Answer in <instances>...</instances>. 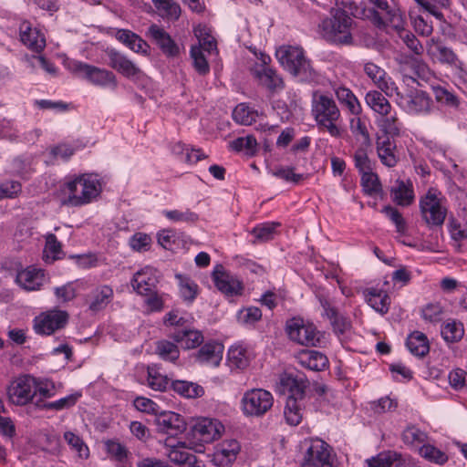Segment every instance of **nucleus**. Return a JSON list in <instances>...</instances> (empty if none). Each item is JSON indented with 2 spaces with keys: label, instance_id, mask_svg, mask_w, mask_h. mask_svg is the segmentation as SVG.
Masks as SVG:
<instances>
[{
  "label": "nucleus",
  "instance_id": "nucleus-1",
  "mask_svg": "<svg viewBox=\"0 0 467 467\" xmlns=\"http://www.w3.org/2000/svg\"><path fill=\"white\" fill-rule=\"evenodd\" d=\"M280 384L290 393L284 410L285 420L289 425L296 426L303 419L306 390L309 387V381L300 372L284 373L280 376Z\"/></svg>",
  "mask_w": 467,
  "mask_h": 467
},
{
  "label": "nucleus",
  "instance_id": "nucleus-2",
  "mask_svg": "<svg viewBox=\"0 0 467 467\" xmlns=\"http://www.w3.org/2000/svg\"><path fill=\"white\" fill-rule=\"evenodd\" d=\"M275 57L281 66L301 81L311 82L317 79V73L310 61L305 57L302 47L282 46L275 51Z\"/></svg>",
  "mask_w": 467,
  "mask_h": 467
},
{
  "label": "nucleus",
  "instance_id": "nucleus-3",
  "mask_svg": "<svg viewBox=\"0 0 467 467\" xmlns=\"http://www.w3.org/2000/svg\"><path fill=\"white\" fill-rule=\"evenodd\" d=\"M330 15V17L323 19L319 24L322 36L327 42L335 45H352L353 19L341 8L331 9Z\"/></svg>",
  "mask_w": 467,
  "mask_h": 467
},
{
  "label": "nucleus",
  "instance_id": "nucleus-4",
  "mask_svg": "<svg viewBox=\"0 0 467 467\" xmlns=\"http://www.w3.org/2000/svg\"><path fill=\"white\" fill-rule=\"evenodd\" d=\"M311 114L319 128L327 130L332 137L340 136V130L337 125L340 110L332 98L315 93L311 101Z\"/></svg>",
  "mask_w": 467,
  "mask_h": 467
},
{
  "label": "nucleus",
  "instance_id": "nucleus-5",
  "mask_svg": "<svg viewBox=\"0 0 467 467\" xmlns=\"http://www.w3.org/2000/svg\"><path fill=\"white\" fill-rule=\"evenodd\" d=\"M67 202L80 206L90 202L101 192V184L97 176L84 174L67 182Z\"/></svg>",
  "mask_w": 467,
  "mask_h": 467
},
{
  "label": "nucleus",
  "instance_id": "nucleus-6",
  "mask_svg": "<svg viewBox=\"0 0 467 467\" xmlns=\"http://www.w3.org/2000/svg\"><path fill=\"white\" fill-rule=\"evenodd\" d=\"M224 431L223 425L215 419H198L188 432L190 449L201 452L204 443L213 442L218 439Z\"/></svg>",
  "mask_w": 467,
  "mask_h": 467
},
{
  "label": "nucleus",
  "instance_id": "nucleus-7",
  "mask_svg": "<svg viewBox=\"0 0 467 467\" xmlns=\"http://www.w3.org/2000/svg\"><path fill=\"white\" fill-rule=\"evenodd\" d=\"M286 333L289 338L306 347H321L324 335L312 323L300 318H292L286 323Z\"/></svg>",
  "mask_w": 467,
  "mask_h": 467
},
{
  "label": "nucleus",
  "instance_id": "nucleus-8",
  "mask_svg": "<svg viewBox=\"0 0 467 467\" xmlns=\"http://www.w3.org/2000/svg\"><path fill=\"white\" fill-rule=\"evenodd\" d=\"M273 395L263 389H253L244 392L241 399V410L245 416L262 417L273 406Z\"/></svg>",
  "mask_w": 467,
  "mask_h": 467
},
{
  "label": "nucleus",
  "instance_id": "nucleus-9",
  "mask_svg": "<svg viewBox=\"0 0 467 467\" xmlns=\"http://www.w3.org/2000/svg\"><path fill=\"white\" fill-rule=\"evenodd\" d=\"M70 69L93 85L111 87L112 88L117 87L116 76L105 68H99L80 61H72Z\"/></svg>",
  "mask_w": 467,
  "mask_h": 467
},
{
  "label": "nucleus",
  "instance_id": "nucleus-10",
  "mask_svg": "<svg viewBox=\"0 0 467 467\" xmlns=\"http://www.w3.org/2000/svg\"><path fill=\"white\" fill-rule=\"evenodd\" d=\"M36 394V380L29 375L20 376L11 382L7 389L10 401L23 406L28 403Z\"/></svg>",
  "mask_w": 467,
  "mask_h": 467
},
{
  "label": "nucleus",
  "instance_id": "nucleus-11",
  "mask_svg": "<svg viewBox=\"0 0 467 467\" xmlns=\"http://www.w3.org/2000/svg\"><path fill=\"white\" fill-rule=\"evenodd\" d=\"M420 212L430 226H441L445 220L447 209L435 192L429 191L420 202Z\"/></svg>",
  "mask_w": 467,
  "mask_h": 467
},
{
  "label": "nucleus",
  "instance_id": "nucleus-12",
  "mask_svg": "<svg viewBox=\"0 0 467 467\" xmlns=\"http://www.w3.org/2000/svg\"><path fill=\"white\" fill-rule=\"evenodd\" d=\"M394 95L397 96V103L410 114H427L431 110L432 100L423 91L415 90L402 94L397 88Z\"/></svg>",
  "mask_w": 467,
  "mask_h": 467
},
{
  "label": "nucleus",
  "instance_id": "nucleus-13",
  "mask_svg": "<svg viewBox=\"0 0 467 467\" xmlns=\"http://www.w3.org/2000/svg\"><path fill=\"white\" fill-rule=\"evenodd\" d=\"M306 451L302 467H333L328 445L322 440L305 441Z\"/></svg>",
  "mask_w": 467,
  "mask_h": 467
},
{
  "label": "nucleus",
  "instance_id": "nucleus-14",
  "mask_svg": "<svg viewBox=\"0 0 467 467\" xmlns=\"http://www.w3.org/2000/svg\"><path fill=\"white\" fill-rule=\"evenodd\" d=\"M366 4L372 6L379 26H401L402 12L396 5H389L387 0H366Z\"/></svg>",
  "mask_w": 467,
  "mask_h": 467
},
{
  "label": "nucleus",
  "instance_id": "nucleus-15",
  "mask_svg": "<svg viewBox=\"0 0 467 467\" xmlns=\"http://www.w3.org/2000/svg\"><path fill=\"white\" fill-rule=\"evenodd\" d=\"M68 315L62 310H50L34 319V329L39 335H51L65 327Z\"/></svg>",
  "mask_w": 467,
  "mask_h": 467
},
{
  "label": "nucleus",
  "instance_id": "nucleus-16",
  "mask_svg": "<svg viewBox=\"0 0 467 467\" xmlns=\"http://www.w3.org/2000/svg\"><path fill=\"white\" fill-rule=\"evenodd\" d=\"M319 303L323 309L322 316L326 317L330 321L335 334L339 337L350 331L352 327L350 319L339 313L337 308L328 298L321 296L319 297Z\"/></svg>",
  "mask_w": 467,
  "mask_h": 467
},
{
  "label": "nucleus",
  "instance_id": "nucleus-17",
  "mask_svg": "<svg viewBox=\"0 0 467 467\" xmlns=\"http://www.w3.org/2000/svg\"><path fill=\"white\" fill-rule=\"evenodd\" d=\"M241 446L236 440H225L217 444L212 462L218 467H229L236 460Z\"/></svg>",
  "mask_w": 467,
  "mask_h": 467
},
{
  "label": "nucleus",
  "instance_id": "nucleus-18",
  "mask_svg": "<svg viewBox=\"0 0 467 467\" xmlns=\"http://www.w3.org/2000/svg\"><path fill=\"white\" fill-rule=\"evenodd\" d=\"M159 432L176 436L186 430V424L181 415L172 411H163L155 420Z\"/></svg>",
  "mask_w": 467,
  "mask_h": 467
},
{
  "label": "nucleus",
  "instance_id": "nucleus-19",
  "mask_svg": "<svg viewBox=\"0 0 467 467\" xmlns=\"http://www.w3.org/2000/svg\"><path fill=\"white\" fill-rule=\"evenodd\" d=\"M364 72L386 96L392 97L397 92L395 82L378 65L372 62L366 63L364 65Z\"/></svg>",
  "mask_w": 467,
  "mask_h": 467
},
{
  "label": "nucleus",
  "instance_id": "nucleus-20",
  "mask_svg": "<svg viewBox=\"0 0 467 467\" xmlns=\"http://www.w3.org/2000/svg\"><path fill=\"white\" fill-rule=\"evenodd\" d=\"M266 60H270V57H266L263 59L264 64L254 70V77L259 80L260 85L271 93L280 92L285 88L284 80L275 69L265 66Z\"/></svg>",
  "mask_w": 467,
  "mask_h": 467
},
{
  "label": "nucleus",
  "instance_id": "nucleus-21",
  "mask_svg": "<svg viewBox=\"0 0 467 467\" xmlns=\"http://www.w3.org/2000/svg\"><path fill=\"white\" fill-rule=\"evenodd\" d=\"M157 283L156 270L149 266L135 273L131 280L133 289L141 296L151 294L155 290Z\"/></svg>",
  "mask_w": 467,
  "mask_h": 467
},
{
  "label": "nucleus",
  "instance_id": "nucleus-22",
  "mask_svg": "<svg viewBox=\"0 0 467 467\" xmlns=\"http://www.w3.org/2000/svg\"><path fill=\"white\" fill-rule=\"evenodd\" d=\"M107 54L109 59V66L124 77L130 78L140 75V67L123 54L114 49L108 50Z\"/></svg>",
  "mask_w": 467,
  "mask_h": 467
},
{
  "label": "nucleus",
  "instance_id": "nucleus-23",
  "mask_svg": "<svg viewBox=\"0 0 467 467\" xmlns=\"http://www.w3.org/2000/svg\"><path fill=\"white\" fill-rule=\"evenodd\" d=\"M22 43L35 52H41L46 47L45 36L27 21L21 23L19 27Z\"/></svg>",
  "mask_w": 467,
  "mask_h": 467
},
{
  "label": "nucleus",
  "instance_id": "nucleus-24",
  "mask_svg": "<svg viewBox=\"0 0 467 467\" xmlns=\"http://www.w3.org/2000/svg\"><path fill=\"white\" fill-rule=\"evenodd\" d=\"M213 279L215 286L227 296L237 295L243 289L241 282L226 273L221 265L213 271Z\"/></svg>",
  "mask_w": 467,
  "mask_h": 467
},
{
  "label": "nucleus",
  "instance_id": "nucleus-25",
  "mask_svg": "<svg viewBox=\"0 0 467 467\" xmlns=\"http://www.w3.org/2000/svg\"><path fill=\"white\" fill-rule=\"evenodd\" d=\"M377 153L381 163L387 167H394L399 161L397 146L389 136H379L377 139Z\"/></svg>",
  "mask_w": 467,
  "mask_h": 467
},
{
  "label": "nucleus",
  "instance_id": "nucleus-26",
  "mask_svg": "<svg viewBox=\"0 0 467 467\" xmlns=\"http://www.w3.org/2000/svg\"><path fill=\"white\" fill-rule=\"evenodd\" d=\"M296 359L301 367L313 371H321L328 365L327 356L317 350H302Z\"/></svg>",
  "mask_w": 467,
  "mask_h": 467
},
{
  "label": "nucleus",
  "instance_id": "nucleus-27",
  "mask_svg": "<svg viewBox=\"0 0 467 467\" xmlns=\"http://www.w3.org/2000/svg\"><path fill=\"white\" fill-rule=\"evenodd\" d=\"M16 282L27 291L38 290L45 282L44 271L29 266L18 272Z\"/></svg>",
  "mask_w": 467,
  "mask_h": 467
},
{
  "label": "nucleus",
  "instance_id": "nucleus-28",
  "mask_svg": "<svg viewBox=\"0 0 467 467\" xmlns=\"http://www.w3.org/2000/svg\"><path fill=\"white\" fill-rule=\"evenodd\" d=\"M148 33L164 54L174 57L179 53V47L171 36L158 25L152 24L149 27Z\"/></svg>",
  "mask_w": 467,
  "mask_h": 467
},
{
  "label": "nucleus",
  "instance_id": "nucleus-29",
  "mask_svg": "<svg viewBox=\"0 0 467 467\" xmlns=\"http://www.w3.org/2000/svg\"><path fill=\"white\" fill-rule=\"evenodd\" d=\"M167 457L177 465L187 467H199L197 457L187 451L184 442H178L176 445H168Z\"/></svg>",
  "mask_w": 467,
  "mask_h": 467
},
{
  "label": "nucleus",
  "instance_id": "nucleus-30",
  "mask_svg": "<svg viewBox=\"0 0 467 467\" xmlns=\"http://www.w3.org/2000/svg\"><path fill=\"white\" fill-rule=\"evenodd\" d=\"M113 297V290L109 285H100L93 289L87 297L88 309L94 313L104 309Z\"/></svg>",
  "mask_w": 467,
  "mask_h": 467
},
{
  "label": "nucleus",
  "instance_id": "nucleus-31",
  "mask_svg": "<svg viewBox=\"0 0 467 467\" xmlns=\"http://www.w3.org/2000/svg\"><path fill=\"white\" fill-rule=\"evenodd\" d=\"M367 303L377 312L384 315L388 313L390 305V297L389 295L378 288H368L364 292Z\"/></svg>",
  "mask_w": 467,
  "mask_h": 467
},
{
  "label": "nucleus",
  "instance_id": "nucleus-32",
  "mask_svg": "<svg viewBox=\"0 0 467 467\" xmlns=\"http://www.w3.org/2000/svg\"><path fill=\"white\" fill-rule=\"evenodd\" d=\"M171 337L185 349L195 348L203 342L202 332L195 329H178L171 334Z\"/></svg>",
  "mask_w": 467,
  "mask_h": 467
},
{
  "label": "nucleus",
  "instance_id": "nucleus-33",
  "mask_svg": "<svg viewBox=\"0 0 467 467\" xmlns=\"http://www.w3.org/2000/svg\"><path fill=\"white\" fill-rule=\"evenodd\" d=\"M116 38L136 53L147 54L150 48L146 41L128 29L118 30Z\"/></svg>",
  "mask_w": 467,
  "mask_h": 467
},
{
  "label": "nucleus",
  "instance_id": "nucleus-34",
  "mask_svg": "<svg viewBox=\"0 0 467 467\" xmlns=\"http://www.w3.org/2000/svg\"><path fill=\"white\" fill-rule=\"evenodd\" d=\"M223 347L214 342L204 344L196 353V359L200 363H209L218 366L222 359Z\"/></svg>",
  "mask_w": 467,
  "mask_h": 467
},
{
  "label": "nucleus",
  "instance_id": "nucleus-35",
  "mask_svg": "<svg viewBox=\"0 0 467 467\" xmlns=\"http://www.w3.org/2000/svg\"><path fill=\"white\" fill-rule=\"evenodd\" d=\"M406 346L410 352L417 357H424L429 353V341L425 334L414 331L407 338Z\"/></svg>",
  "mask_w": 467,
  "mask_h": 467
},
{
  "label": "nucleus",
  "instance_id": "nucleus-36",
  "mask_svg": "<svg viewBox=\"0 0 467 467\" xmlns=\"http://www.w3.org/2000/svg\"><path fill=\"white\" fill-rule=\"evenodd\" d=\"M366 103L380 116L388 115L391 111V105L380 91L372 90L366 95Z\"/></svg>",
  "mask_w": 467,
  "mask_h": 467
},
{
  "label": "nucleus",
  "instance_id": "nucleus-37",
  "mask_svg": "<svg viewBox=\"0 0 467 467\" xmlns=\"http://www.w3.org/2000/svg\"><path fill=\"white\" fill-rule=\"evenodd\" d=\"M227 362L231 369H244L250 364L247 350L242 346H233L228 350Z\"/></svg>",
  "mask_w": 467,
  "mask_h": 467
},
{
  "label": "nucleus",
  "instance_id": "nucleus-38",
  "mask_svg": "<svg viewBox=\"0 0 467 467\" xmlns=\"http://www.w3.org/2000/svg\"><path fill=\"white\" fill-rule=\"evenodd\" d=\"M390 193L393 201L401 206H408L414 200L412 185L403 181H397V186L392 187Z\"/></svg>",
  "mask_w": 467,
  "mask_h": 467
},
{
  "label": "nucleus",
  "instance_id": "nucleus-39",
  "mask_svg": "<svg viewBox=\"0 0 467 467\" xmlns=\"http://www.w3.org/2000/svg\"><path fill=\"white\" fill-rule=\"evenodd\" d=\"M171 388L175 392L188 399L199 398L204 393L202 386L186 380H173Z\"/></svg>",
  "mask_w": 467,
  "mask_h": 467
},
{
  "label": "nucleus",
  "instance_id": "nucleus-40",
  "mask_svg": "<svg viewBox=\"0 0 467 467\" xmlns=\"http://www.w3.org/2000/svg\"><path fill=\"white\" fill-rule=\"evenodd\" d=\"M172 152L175 155H185L187 163H196L197 161L207 158L201 149L189 148L182 142H177L172 146Z\"/></svg>",
  "mask_w": 467,
  "mask_h": 467
},
{
  "label": "nucleus",
  "instance_id": "nucleus-41",
  "mask_svg": "<svg viewBox=\"0 0 467 467\" xmlns=\"http://www.w3.org/2000/svg\"><path fill=\"white\" fill-rule=\"evenodd\" d=\"M157 14L166 21H177L182 15V8L175 0H168L156 7Z\"/></svg>",
  "mask_w": 467,
  "mask_h": 467
},
{
  "label": "nucleus",
  "instance_id": "nucleus-42",
  "mask_svg": "<svg viewBox=\"0 0 467 467\" xmlns=\"http://www.w3.org/2000/svg\"><path fill=\"white\" fill-rule=\"evenodd\" d=\"M335 94L337 99L345 104L352 114L360 112V105L352 91L345 87H337L335 88Z\"/></svg>",
  "mask_w": 467,
  "mask_h": 467
},
{
  "label": "nucleus",
  "instance_id": "nucleus-43",
  "mask_svg": "<svg viewBox=\"0 0 467 467\" xmlns=\"http://www.w3.org/2000/svg\"><path fill=\"white\" fill-rule=\"evenodd\" d=\"M148 385L150 389L164 391L170 384L167 376L162 375L155 366L148 367Z\"/></svg>",
  "mask_w": 467,
  "mask_h": 467
},
{
  "label": "nucleus",
  "instance_id": "nucleus-44",
  "mask_svg": "<svg viewBox=\"0 0 467 467\" xmlns=\"http://www.w3.org/2000/svg\"><path fill=\"white\" fill-rule=\"evenodd\" d=\"M400 454L395 451H388L379 453L377 456L366 461V467H390Z\"/></svg>",
  "mask_w": 467,
  "mask_h": 467
},
{
  "label": "nucleus",
  "instance_id": "nucleus-45",
  "mask_svg": "<svg viewBox=\"0 0 467 467\" xmlns=\"http://www.w3.org/2000/svg\"><path fill=\"white\" fill-rule=\"evenodd\" d=\"M256 111L251 109L246 104L237 105L233 111V119L241 125H251L256 120Z\"/></svg>",
  "mask_w": 467,
  "mask_h": 467
},
{
  "label": "nucleus",
  "instance_id": "nucleus-46",
  "mask_svg": "<svg viewBox=\"0 0 467 467\" xmlns=\"http://www.w3.org/2000/svg\"><path fill=\"white\" fill-rule=\"evenodd\" d=\"M105 447L109 456L117 462L124 463L130 455L128 449L118 441L109 440Z\"/></svg>",
  "mask_w": 467,
  "mask_h": 467
},
{
  "label": "nucleus",
  "instance_id": "nucleus-47",
  "mask_svg": "<svg viewBox=\"0 0 467 467\" xmlns=\"http://www.w3.org/2000/svg\"><path fill=\"white\" fill-rule=\"evenodd\" d=\"M156 352L163 360L174 362L179 358L180 351L175 343L161 340L157 343Z\"/></svg>",
  "mask_w": 467,
  "mask_h": 467
},
{
  "label": "nucleus",
  "instance_id": "nucleus-48",
  "mask_svg": "<svg viewBox=\"0 0 467 467\" xmlns=\"http://www.w3.org/2000/svg\"><path fill=\"white\" fill-rule=\"evenodd\" d=\"M279 225L278 223H265L254 227L251 234L254 236L256 242H267L274 238Z\"/></svg>",
  "mask_w": 467,
  "mask_h": 467
},
{
  "label": "nucleus",
  "instance_id": "nucleus-49",
  "mask_svg": "<svg viewBox=\"0 0 467 467\" xmlns=\"http://www.w3.org/2000/svg\"><path fill=\"white\" fill-rule=\"evenodd\" d=\"M427 435L416 426H408L402 432V441L410 446H418L424 443Z\"/></svg>",
  "mask_w": 467,
  "mask_h": 467
},
{
  "label": "nucleus",
  "instance_id": "nucleus-50",
  "mask_svg": "<svg viewBox=\"0 0 467 467\" xmlns=\"http://www.w3.org/2000/svg\"><path fill=\"white\" fill-rule=\"evenodd\" d=\"M379 126L382 131L385 132L386 136H398L400 134L401 123L399 121L396 114L381 116L379 121Z\"/></svg>",
  "mask_w": 467,
  "mask_h": 467
},
{
  "label": "nucleus",
  "instance_id": "nucleus-51",
  "mask_svg": "<svg viewBox=\"0 0 467 467\" xmlns=\"http://www.w3.org/2000/svg\"><path fill=\"white\" fill-rule=\"evenodd\" d=\"M419 452L424 459L437 464H443L448 460L447 455L443 451L430 444H423L420 448Z\"/></svg>",
  "mask_w": 467,
  "mask_h": 467
},
{
  "label": "nucleus",
  "instance_id": "nucleus-52",
  "mask_svg": "<svg viewBox=\"0 0 467 467\" xmlns=\"http://www.w3.org/2000/svg\"><path fill=\"white\" fill-rule=\"evenodd\" d=\"M191 57L195 70L202 76H205L210 72V66L200 47H192Z\"/></svg>",
  "mask_w": 467,
  "mask_h": 467
},
{
  "label": "nucleus",
  "instance_id": "nucleus-53",
  "mask_svg": "<svg viewBox=\"0 0 467 467\" xmlns=\"http://www.w3.org/2000/svg\"><path fill=\"white\" fill-rule=\"evenodd\" d=\"M194 35L199 40V45L202 51L211 52L216 48V41L206 30L205 26H198L194 28Z\"/></svg>",
  "mask_w": 467,
  "mask_h": 467
},
{
  "label": "nucleus",
  "instance_id": "nucleus-54",
  "mask_svg": "<svg viewBox=\"0 0 467 467\" xmlns=\"http://www.w3.org/2000/svg\"><path fill=\"white\" fill-rule=\"evenodd\" d=\"M180 279V294L183 300L192 302L198 293V285L192 280L182 277L181 275H177Z\"/></svg>",
  "mask_w": 467,
  "mask_h": 467
},
{
  "label": "nucleus",
  "instance_id": "nucleus-55",
  "mask_svg": "<svg viewBox=\"0 0 467 467\" xmlns=\"http://www.w3.org/2000/svg\"><path fill=\"white\" fill-rule=\"evenodd\" d=\"M464 330L461 323L450 322L441 328L442 337L447 342L459 341L463 336Z\"/></svg>",
  "mask_w": 467,
  "mask_h": 467
},
{
  "label": "nucleus",
  "instance_id": "nucleus-56",
  "mask_svg": "<svg viewBox=\"0 0 467 467\" xmlns=\"http://www.w3.org/2000/svg\"><path fill=\"white\" fill-rule=\"evenodd\" d=\"M443 307L440 303H430L421 309V317L431 323H438L442 320Z\"/></svg>",
  "mask_w": 467,
  "mask_h": 467
},
{
  "label": "nucleus",
  "instance_id": "nucleus-57",
  "mask_svg": "<svg viewBox=\"0 0 467 467\" xmlns=\"http://www.w3.org/2000/svg\"><path fill=\"white\" fill-rule=\"evenodd\" d=\"M256 140L254 136L240 137L231 142V147L236 151L245 150L246 154L253 155L256 150Z\"/></svg>",
  "mask_w": 467,
  "mask_h": 467
},
{
  "label": "nucleus",
  "instance_id": "nucleus-58",
  "mask_svg": "<svg viewBox=\"0 0 467 467\" xmlns=\"http://www.w3.org/2000/svg\"><path fill=\"white\" fill-rule=\"evenodd\" d=\"M64 439L73 450H75L81 458L88 457V448L83 440L72 431H66Z\"/></svg>",
  "mask_w": 467,
  "mask_h": 467
},
{
  "label": "nucleus",
  "instance_id": "nucleus-59",
  "mask_svg": "<svg viewBox=\"0 0 467 467\" xmlns=\"http://www.w3.org/2000/svg\"><path fill=\"white\" fill-rule=\"evenodd\" d=\"M361 184L365 192L368 194L378 193L381 191V185L379 177L372 171L362 173Z\"/></svg>",
  "mask_w": 467,
  "mask_h": 467
},
{
  "label": "nucleus",
  "instance_id": "nucleus-60",
  "mask_svg": "<svg viewBox=\"0 0 467 467\" xmlns=\"http://www.w3.org/2000/svg\"><path fill=\"white\" fill-rule=\"evenodd\" d=\"M433 93L438 102L451 108H458L459 99L446 88L440 86L433 87Z\"/></svg>",
  "mask_w": 467,
  "mask_h": 467
},
{
  "label": "nucleus",
  "instance_id": "nucleus-61",
  "mask_svg": "<svg viewBox=\"0 0 467 467\" xmlns=\"http://www.w3.org/2000/svg\"><path fill=\"white\" fill-rule=\"evenodd\" d=\"M368 148L362 144L354 154L355 166L361 173L372 171V162L367 153Z\"/></svg>",
  "mask_w": 467,
  "mask_h": 467
},
{
  "label": "nucleus",
  "instance_id": "nucleus-62",
  "mask_svg": "<svg viewBox=\"0 0 467 467\" xmlns=\"http://www.w3.org/2000/svg\"><path fill=\"white\" fill-rule=\"evenodd\" d=\"M262 317V311L259 307L250 306L240 310L237 314L238 322L244 325H253Z\"/></svg>",
  "mask_w": 467,
  "mask_h": 467
},
{
  "label": "nucleus",
  "instance_id": "nucleus-63",
  "mask_svg": "<svg viewBox=\"0 0 467 467\" xmlns=\"http://www.w3.org/2000/svg\"><path fill=\"white\" fill-rule=\"evenodd\" d=\"M81 395L78 393L70 394L56 401L47 402L43 405L46 410H62L74 406Z\"/></svg>",
  "mask_w": 467,
  "mask_h": 467
},
{
  "label": "nucleus",
  "instance_id": "nucleus-64",
  "mask_svg": "<svg viewBox=\"0 0 467 467\" xmlns=\"http://www.w3.org/2000/svg\"><path fill=\"white\" fill-rule=\"evenodd\" d=\"M166 218L172 222L194 223L198 220V214L186 209L184 211L171 210L163 212Z\"/></svg>",
  "mask_w": 467,
  "mask_h": 467
}]
</instances>
